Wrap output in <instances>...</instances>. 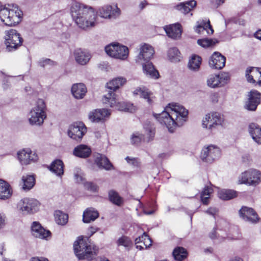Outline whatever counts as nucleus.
<instances>
[{
	"label": "nucleus",
	"instance_id": "f257e3e1",
	"mask_svg": "<svg viewBox=\"0 0 261 261\" xmlns=\"http://www.w3.org/2000/svg\"><path fill=\"white\" fill-rule=\"evenodd\" d=\"M188 111L182 105L175 102L169 103L165 110L158 115L157 119L161 123L173 133L177 127L180 126L187 120Z\"/></svg>",
	"mask_w": 261,
	"mask_h": 261
},
{
	"label": "nucleus",
	"instance_id": "f03ea898",
	"mask_svg": "<svg viewBox=\"0 0 261 261\" xmlns=\"http://www.w3.org/2000/svg\"><path fill=\"white\" fill-rule=\"evenodd\" d=\"M70 15L77 26L85 30L95 26L96 16L94 9L78 3H73L70 9Z\"/></svg>",
	"mask_w": 261,
	"mask_h": 261
},
{
	"label": "nucleus",
	"instance_id": "7ed1b4c3",
	"mask_svg": "<svg viewBox=\"0 0 261 261\" xmlns=\"http://www.w3.org/2000/svg\"><path fill=\"white\" fill-rule=\"evenodd\" d=\"M23 13L19 7L15 4L0 9V19L6 25L13 26L18 24L22 20Z\"/></svg>",
	"mask_w": 261,
	"mask_h": 261
},
{
	"label": "nucleus",
	"instance_id": "20e7f679",
	"mask_svg": "<svg viewBox=\"0 0 261 261\" xmlns=\"http://www.w3.org/2000/svg\"><path fill=\"white\" fill-rule=\"evenodd\" d=\"M47 118L46 106L42 99H37L29 114L28 121L31 125L42 126Z\"/></svg>",
	"mask_w": 261,
	"mask_h": 261
},
{
	"label": "nucleus",
	"instance_id": "39448f33",
	"mask_svg": "<svg viewBox=\"0 0 261 261\" xmlns=\"http://www.w3.org/2000/svg\"><path fill=\"white\" fill-rule=\"evenodd\" d=\"M103 102L110 107L119 111L132 113L136 110V107L132 103L119 101L117 94L112 91L104 96Z\"/></svg>",
	"mask_w": 261,
	"mask_h": 261
},
{
	"label": "nucleus",
	"instance_id": "423d86ee",
	"mask_svg": "<svg viewBox=\"0 0 261 261\" xmlns=\"http://www.w3.org/2000/svg\"><path fill=\"white\" fill-rule=\"evenodd\" d=\"M5 44L9 51L18 48L22 45L23 39L20 34L15 29H10L5 32Z\"/></svg>",
	"mask_w": 261,
	"mask_h": 261
},
{
	"label": "nucleus",
	"instance_id": "0eeeda50",
	"mask_svg": "<svg viewBox=\"0 0 261 261\" xmlns=\"http://www.w3.org/2000/svg\"><path fill=\"white\" fill-rule=\"evenodd\" d=\"M238 181L240 185L256 186L261 182V172L255 169H249L240 174Z\"/></svg>",
	"mask_w": 261,
	"mask_h": 261
},
{
	"label": "nucleus",
	"instance_id": "6e6552de",
	"mask_svg": "<svg viewBox=\"0 0 261 261\" xmlns=\"http://www.w3.org/2000/svg\"><path fill=\"white\" fill-rule=\"evenodd\" d=\"M105 51L109 56L122 60H126L129 54L128 48L118 43H113L106 46Z\"/></svg>",
	"mask_w": 261,
	"mask_h": 261
},
{
	"label": "nucleus",
	"instance_id": "1a4fd4ad",
	"mask_svg": "<svg viewBox=\"0 0 261 261\" xmlns=\"http://www.w3.org/2000/svg\"><path fill=\"white\" fill-rule=\"evenodd\" d=\"M223 123V117L216 112L206 114L202 120V127L211 130L218 126H222Z\"/></svg>",
	"mask_w": 261,
	"mask_h": 261
},
{
	"label": "nucleus",
	"instance_id": "9d476101",
	"mask_svg": "<svg viewBox=\"0 0 261 261\" xmlns=\"http://www.w3.org/2000/svg\"><path fill=\"white\" fill-rule=\"evenodd\" d=\"M39 202L36 199L24 198L18 203L19 211L23 215L33 214L38 211Z\"/></svg>",
	"mask_w": 261,
	"mask_h": 261
},
{
	"label": "nucleus",
	"instance_id": "9b49d317",
	"mask_svg": "<svg viewBox=\"0 0 261 261\" xmlns=\"http://www.w3.org/2000/svg\"><path fill=\"white\" fill-rule=\"evenodd\" d=\"M220 155V148L216 145H210L203 148L200 156L203 161L211 163L218 159Z\"/></svg>",
	"mask_w": 261,
	"mask_h": 261
},
{
	"label": "nucleus",
	"instance_id": "f8f14e48",
	"mask_svg": "<svg viewBox=\"0 0 261 261\" xmlns=\"http://www.w3.org/2000/svg\"><path fill=\"white\" fill-rule=\"evenodd\" d=\"M230 80L228 73L222 72L219 74H212L208 76L206 80L207 86L212 88H216L224 86Z\"/></svg>",
	"mask_w": 261,
	"mask_h": 261
},
{
	"label": "nucleus",
	"instance_id": "ddd939ff",
	"mask_svg": "<svg viewBox=\"0 0 261 261\" xmlns=\"http://www.w3.org/2000/svg\"><path fill=\"white\" fill-rule=\"evenodd\" d=\"M154 54V48L148 44L144 43L140 45L139 53L136 57V62L143 64L149 62L153 58Z\"/></svg>",
	"mask_w": 261,
	"mask_h": 261
},
{
	"label": "nucleus",
	"instance_id": "4468645a",
	"mask_svg": "<svg viewBox=\"0 0 261 261\" xmlns=\"http://www.w3.org/2000/svg\"><path fill=\"white\" fill-rule=\"evenodd\" d=\"M87 132V128L82 122H76L71 124L68 129V135L71 139L81 140Z\"/></svg>",
	"mask_w": 261,
	"mask_h": 261
},
{
	"label": "nucleus",
	"instance_id": "2eb2a0df",
	"mask_svg": "<svg viewBox=\"0 0 261 261\" xmlns=\"http://www.w3.org/2000/svg\"><path fill=\"white\" fill-rule=\"evenodd\" d=\"M98 15L105 19L116 18L121 14V11L116 5H105L99 8L97 11Z\"/></svg>",
	"mask_w": 261,
	"mask_h": 261
},
{
	"label": "nucleus",
	"instance_id": "dca6fc26",
	"mask_svg": "<svg viewBox=\"0 0 261 261\" xmlns=\"http://www.w3.org/2000/svg\"><path fill=\"white\" fill-rule=\"evenodd\" d=\"M17 158L21 165H27L36 162L38 155L30 148H23L17 152Z\"/></svg>",
	"mask_w": 261,
	"mask_h": 261
},
{
	"label": "nucleus",
	"instance_id": "f3484780",
	"mask_svg": "<svg viewBox=\"0 0 261 261\" xmlns=\"http://www.w3.org/2000/svg\"><path fill=\"white\" fill-rule=\"evenodd\" d=\"M145 133L142 136L138 132L134 133L131 137V142L134 144L139 143L142 140L149 141L152 139L154 135V129L152 125H147L144 127Z\"/></svg>",
	"mask_w": 261,
	"mask_h": 261
},
{
	"label": "nucleus",
	"instance_id": "a211bd4d",
	"mask_svg": "<svg viewBox=\"0 0 261 261\" xmlns=\"http://www.w3.org/2000/svg\"><path fill=\"white\" fill-rule=\"evenodd\" d=\"M260 100L261 94L256 90H251L247 94V99L245 101L244 108L248 111H254L260 103Z\"/></svg>",
	"mask_w": 261,
	"mask_h": 261
},
{
	"label": "nucleus",
	"instance_id": "6ab92c4d",
	"mask_svg": "<svg viewBox=\"0 0 261 261\" xmlns=\"http://www.w3.org/2000/svg\"><path fill=\"white\" fill-rule=\"evenodd\" d=\"M225 57L218 52H214L209 60L211 68L215 69H221L225 65Z\"/></svg>",
	"mask_w": 261,
	"mask_h": 261
},
{
	"label": "nucleus",
	"instance_id": "aec40b11",
	"mask_svg": "<svg viewBox=\"0 0 261 261\" xmlns=\"http://www.w3.org/2000/svg\"><path fill=\"white\" fill-rule=\"evenodd\" d=\"M240 215L242 219L247 222L252 223H256L259 218L256 213L250 207L244 206L240 210Z\"/></svg>",
	"mask_w": 261,
	"mask_h": 261
},
{
	"label": "nucleus",
	"instance_id": "412c9836",
	"mask_svg": "<svg viewBox=\"0 0 261 261\" xmlns=\"http://www.w3.org/2000/svg\"><path fill=\"white\" fill-rule=\"evenodd\" d=\"M32 233L35 238L47 240L50 237L51 233L45 229L39 223L34 222L32 225Z\"/></svg>",
	"mask_w": 261,
	"mask_h": 261
},
{
	"label": "nucleus",
	"instance_id": "4be33fe9",
	"mask_svg": "<svg viewBox=\"0 0 261 261\" xmlns=\"http://www.w3.org/2000/svg\"><path fill=\"white\" fill-rule=\"evenodd\" d=\"M110 115V112L105 109H97L89 114V119L93 122H99L104 121Z\"/></svg>",
	"mask_w": 261,
	"mask_h": 261
},
{
	"label": "nucleus",
	"instance_id": "5701e85b",
	"mask_svg": "<svg viewBox=\"0 0 261 261\" xmlns=\"http://www.w3.org/2000/svg\"><path fill=\"white\" fill-rule=\"evenodd\" d=\"M73 56L75 62L81 65H86L90 61L91 56L87 50L77 48L73 52Z\"/></svg>",
	"mask_w": 261,
	"mask_h": 261
},
{
	"label": "nucleus",
	"instance_id": "b1692460",
	"mask_svg": "<svg viewBox=\"0 0 261 261\" xmlns=\"http://www.w3.org/2000/svg\"><path fill=\"white\" fill-rule=\"evenodd\" d=\"M164 29L168 36L171 38L177 39L181 37L182 27L179 23L166 25Z\"/></svg>",
	"mask_w": 261,
	"mask_h": 261
},
{
	"label": "nucleus",
	"instance_id": "393cba45",
	"mask_svg": "<svg viewBox=\"0 0 261 261\" xmlns=\"http://www.w3.org/2000/svg\"><path fill=\"white\" fill-rule=\"evenodd\" d=\"M246 77L250 83L261 84V68L250 67L246 71Z\"/></svg>",
	"mask_w": 261,
	"mask_h": 261
},
{
	"label": "nucleus",
	"instance_id": "a878e982",
	"mask_svg": "<svg viewBox=\"0 0 261 261\" xmlns=\"http://www.w3.org/2000/svg\"><path fill=\"white\" fill-rule=\"evenodd\" d=\"M141 64L142 66L143 72L146 76L154 80L159 78V72L151 62L150 61L143 62Z\"/></svg>",
	"mask_w": 261,
	"mask_h": 261
},
{
	"label": "nucleus",
	"instance_id": "bb28decb",
	"mask_svg": "<svg viewBox=\"0 0 261 261\" xmlns=\"http://www.w3.org/2000/svg\"><path fill=\"white\" fill-rule=\"evenodd\" d=\"M73 96L77 99H83L87 92L86 86L83 83L74 84L71 89Z\"/></svg>",
	"mask_w": 261,
	"mask_h": 261
},
{
	"label": "nucleus",
	"instance_id": "cd10ccee",
	"mask_svg": "<svg viewBox=\"0 0 261 261\" xmlns=\"http://www.w3.org/2000/svg\"><path fill=\"white\" fill-rule=\"evenodd\" d=\"M89 244V242L87 238H84L83 236L78 237L73 244L74 251L76 256H81V255L83 254V253H81V250L87 247Z\"/></svg>",
	"mask_w": 261,
	"mask_h": 261
},
{
	"label": "nucleus",
	"instance_id": "c85d7f7f",
	"mask_svg": "<svg viewBox=\"0 0 261 261\" xmlns=\"http://www.w3.org/2000/svg\"><path fill=\"white\" fill-rule=\"evenodd\" d=\"M126 79L123 77L119 76L113 79L107 83L106 87L108 89L116 91L126 83Z\"/></svg>",
	"mask_w": 261,
	"mask_h": 261
},
{
	"label": "nucleus",
	"instance_id": "c756f323",
	"mask_svg": "<svg viewBox=\"0 0 261 261\" xmlns=\"http://www.w3.org/2000/svg\"><path fill=\"white\" fill-rule=\"evenodd\" d=\"M95 162L99 168L106 170H110L113 169V165L108 159L102 154H97L95 156Z\"/></svg>",
	"mask_w": 261,
	"mask_h": 261
},
{
	"label": "nucleus",
	"instance_id": "7c9ffc66",
	"mask_svg": "<svg viewBox=\"0 0 261 261\" xmlns=\"http://www.w3.org/2000/svg\"><path fill=\"white\" fill-rule=\"evenodd\" d=\"M136 248L141 250L149 247L152 244V241L146 233L135 240Z\"/></svg>",
	"mask_w": 261,
	"mask_h": 261
},
{
	"label": "nucleus",
	"instance_id": "2f4dec72",
	"mask_svg": "<svg viewBox=\"0 0 261 261\" xmlns=\"http://www.w3.org/2000/svg\"><path fill=\"white\" fill-rule=\"evenodd\" d=\"M249 132L253 140L258 144H261V128L255 123L249 125Z\"/></svg>",
	"mask_w": 261,
	"mask_h": 261
},
{
	"label": "nucleus",
	"instance_id": "473e14b6",
	"mask_svg": "<svg viewBox=\"0 0 261 261\" xmlns=\"http://www.w3.org/2000/svg\"><path fill=\"white\" fill-rule=\"evenodd\" d=\"M195 31L203 36L212 35L214 32V30L210 25V21L206 22L203 21L201 22L196 26Z\"/></svg>",
	"mask_w": 261,
	"mask_h": 261
},
{
	"label": "nucleus",
	"instance_id": "72a5a7b5",
	"mask_svg": "<svg viewBox=\"0 0 261 261\" xmlns=\"http://www.w3.org/2000/svg\"><path fill=\"white\" fill-rule=\"evenodd\" d=\"M99 216L98 212L93 208H88L83 213V221L85 223H89L94 221Z\"/></svg>",
	"mask_w": 261,
	"mask_h": 261
},
{
	"label": "nucleus",
	"instance_id": "f704fd0d",
	"mask_svg": "<svg viewBox=\"0 0 261 261\" xmlns=\"http://www.w3.org/2000/svg\"><path fill=\"white\" fill-rule=\"evenodd\" d=\"M91 153V148L87 145L81 144L78 145L73 150V154L76 156L86 158L88 157Z\"/></svg>",
	"mask_w": 261,
	"mask_h": 261
},
{
	"label": "nucleus",
	"instance_id": "c9c22d12",
	"mask_svg": "<svg viewBox=\"0 0 261 261\" xmlns=\"http://www.w3.org/2000/svg\"><path fill=\"white\" fill-rule=\"evenodd\" d=\"M196 5L195 1H191L186 3H181L175 7V9L181 13L187 14Z\"/></svg>",
	"mask_w": 261,
	"mask_h": 261
},
{
	"label": "nucleus",
	"instance_id": "e433bc0d",
	"mask_svg": "<svg viewBox=\"0 0 261 261\" xmlns=\"http://www.w3.org/2000/svg\"><path fill=\"white\" fill-rule=\"evenodd\" d=\"M202 59L197 55H192L190 57L188 62V68L192 71H198L201 64Z\"/></svg>",
	"mask_w": 261,
	"mask_h": 261
},
{
	"label": "nucleus",
	"instance_id": "4c0bfd02",
	"mask_svg": "<svg viewBox=\"0 0 261 261\" xmlns=\"http://www.w3.org/2000/svg\"><path fill=\"white\" fill-rule=\"evenodd\" d=\"M22 188L25 191L31 190L35 184V178L33 175H26L21 178Z\"/></svg>",
	"mask_w": 261,
	"mask_h": 261
},
{
	"label": "nucleus",
	"instance_id": "58836bf2",
	"mask_svg": "<svg viewBox=\"0 0 261 261\" xmlns=\"http://www.w3.org/2000/svg\"><path fill=\"white\" fill-rule=\"evenodd\" d=\"M12 194L9 185L2 179H0V199L9 198Z\"/></svg>",
	"mask_w": 261,
	"mask_h": 261
},
{
	"label": "nucleus",
	"instance_id": "ea45409f",
	"mask_svg": "<svg viewBox=\"0 0 261 261\" xmlns=\"http://www.w3.org/2000/svg\"><path fill=\"white\" fill-rule=\"evenodd\" d=\"M63 166V163L61 160H57L51 164L50 170L57 175L61 176L64 173Z\"/></svg>",
	"mask_w": 261,
	"mask_h": 261
},
{
	"label": "nucleus",
	"instance_id": "a19ab883",
	"mask_svg": "<svg viewBox=\"0 0 261 261\" xmlns=\"http://www.w3.org/2000/svg\"><path fill=\"white\" fill-rule=\"evenodd\" d=\"M96 251L97 249L96 247L91 245L89 243L87 247L85 248V249H82V250H81V253H83V254L81 255V256H76L79 259H86L91 257V255L95 254Z\"/></svg>",
	"mask_w": 261,
	"mask_h": 261
},
{
	"label": "nucleus",
	"instance_id": "79ce46f5",
	"mask_svg": "<svg viewBox=\"0 0 261 261\" xmlns=\"http://www.w3.org/2000/svg\"><path fill=\"white\" fill-rule=\"evenodd\" d=\"M173 255L175 260L181 261L187 258L188 252L183 247H178L174 249Z\"/></svg>",
	"mask_w": 261,
	"mask_h": 261
},
{
	"label": "nucleus",
	"instance_id": "37998d69",
	"mask_svg": "<svg viewBox=\"0 0 261 261\" xmlns=\"http://www.w3.org/2000/svg\"><path fill=\"white\" fill-rule=\"evenodd\" d=\"M237 192L232 190H222L218 192V196L220 198L228 200L237 196Z\"/></svg>",
	"mask_w": 261,
	"mask_h": 261
},
{
	"label": "nucleus",
	"instance_id": "c03bdc74",
	"mask_svg": "<svg viewBox=\"0 0 261 261\" xmlns=\"http://www.w3.org/2000/svg\"><path fill=\"white\" fill-rule=\"evenodd\" d=\"M55 218L58 224L64 225L67 223L68 216L67 214L63 213L61 211H57L55 213Z\"/></svg>",
	"mask_w": 261,
	"mask_h": 261
},
{
	"label": "nucleus",
	"instance_id": "a18cd8bd",
	"mask_svg": "<svg viewBox=\"0 0 261 261\" xmlns=\"http://www.w3.org/2000/svg\"><path fill=\"white\" fill-rule=\"evenodd\" d=\"M168 56L172 62H179L181 58L179 51L175 47L171 48L168 50Z\"/></svg>",
	"mask_w": 261,
	"mask_h": 261
},
{
	"label": "nucleus",
	"instance_id": "49530a36",
	"mask_svg": "<svg viewBox=\"0 0 261 261\" xmlns=\"http://www.w3.org/2000/svg\"><path fill=\"white\" fill-rule=\"evenodd\" d=\"M118 246H123L126 249L129 250L133 246L131 240L127 237L122 236L116 241Z\"/></svg>",
	"mask_w": 261,
	"mask_h": 261
},
{
	"label": "nucleus",
	"instance_id": "de8ad7c7",
	"mask_svg": "<svg viewBox=\"0 0 261 261\" xmlns=\"http://www.w3.org/2000/svg\"><path fill=\"white\" fill-rule=\"evenodd\" d=\"M109 198L110 200L114 204L120 206L122 204L123 200L118 193L114 190H111L109 192Z\"/></svg>",
	"mask_w": 261,
	"mask_h": 261
},
{
	"label": "nucleus",
	"instance_id": "09e8293b",
	"mask_svg": "<svg viewBox=\"0 0 261 261\" xmlns=\"http://www.w3.org/2000/svg\"><path fill=\"white\" fill-rule=\"evenodd\" d=\"M213 190L211 187H207L204 189L201 194V200L204 204H207L208 199Z\"/></svg>",
	"mask_w": 261,
	"mask_h": 261
},
{
	"label": "nucleus",
	"instance_id": "8fccbe9b",
	"mask_svg": "<svg viewBox=\"0 0 261 261\" xmlns=\"http://www.w3.org/2000/svg\"><path fill=\"white\" fill-rule=\"evenodd\" d=\"M217 43L216 40L210 39H202L197 40V43L202 47H208L212 46Z\"/></svg>",
	"mask_w": 261,
	"mask_h": 261
},
{
	"label": "nucleus",
	"instance_id": "3c124183",
	"mask_svg": "<svg viewBox=\"0 0 261 261\" xmlns=\"http://www.w3.org/2000/svg\"><path fill=\"white\" fill-rule=\"evenodd\" d=\"M141 97L146 100L148 103H151L153 101L154 96L153 95V93L145 87Z\"/></svg>",
	"mask_w": 261,
	"mask_h": 261
},
{
	"label": "nucleus",
	"instance_id": "603ef678",
	"mask_svg": "<svg viewBox=\"0 0 261 261\" xmlns=\"http://www.w3.org/2000/svg\"><path fill=\"white\" fill-rule=\"evenodd\" d=\"M74 178L76 181L78 183L83 184L85 182L84 181V177L83 173L81 170L77 169L76 171L74 173Z\"/></svg>",
	"mask_w": 261,
	"mask_h": 261
},
{
	"label": "nucleus",
	"instance_id": "864d4df0",
	"mask_svg": "<svg viewBox=\"0 0 261 261\" xmlns=\"http://www.w3.org/2000/svg\"><path fill=\"white\" fill-rule=\"evenodd\" d=\"M84 185L86 189L91 191H96L98 189V187L96 185L91 182H85L84 183Z\"/></svg>",
	"mask_w": 261,
	"mask_h": 261
},
{
	"label": "nucleus",
	"instance_id": "5fc2aeb1",
	"mask_svg": "<svg viewBox=\"0 0 261 261\" xmlns=\"http://www.w3.org/2000/svg\"><path fill=\"white\" fill-rule=\"evenodd\" d=\"M39 64L41 67H45L47 66H54L56 64L55 62L51 61L50 59H46L40 61Z\"/></svg>",
	"mask_w": 261,
	"mask_h": 261
},
{
	"label": "nucleus",
	"instance_id": "6e6d98bb",
	"mask_svg": "<svg viewBox=\"0 0 261 261\" xmlns=\"http://www.w3.org/2000/svg\"><path fill=\"white\" fill-rule=\"evenodd\" d=\"M144 87H139L136 88L133 91V94L134 96H140L141 97L144 90Z\"/></svg>",
	"mask_w": 261,
	"mask_h": 261
},
{
	"label": "nucleus",
	"instance_id": "4d7b16f0",
	"mask_svg": "<svg viewBox=\"0 0 261 261\" xmlns=\"http://www.w3.org/2000/svg\"><path fill=\"white\" fill-rule=\"evenodd\" d=\"M6 216L3 213H0V229L3 228L6 224Z\"/></svg>",
	"mask_w": 261,
	"mask_h": 261
},
{
	"label": "nucleus",
	"instance_id": "13d9d810",
	"mask_svg": "<svg viewBox=\"0 0 261 261\" xmlns=\"http://www.w3.org/2000/svg\"><path fill=\"white\" fill-rule=\"evenodd\" d=\"M205 212L209 215L215 216L218 213V210L215 207H210Z\"/></svg>",
	"mask_w": 261,
	"mask_h": 261
},
{
	"label": "nucleus",
	"instance_id": "bf43d9fd",
	"mask_svg": "<svg viewBox=\"0 0 261 261\" xmlns=\"http://www.w3.org/2000/svg\"><path fill=\"white\" fill-rule=\"evenodd\" d=\"M125 160L127 163L132 165H135L138 163L137 159L135 158H130L129 157L127 156L125 158Z\"/></svg>",
	"mask_w": 261,
	"mask_h": 261
},
{
	"label": "nucleus",
	"instance_id": "052dcab7",
	"mask_svg": "<svg viewBox=\"0 0 261 261\" xmlns=\"http://www.w3.org/2000/svg\"><path fill=\"white\" fill-rule=\"evenodd\" d=\"M98 230V228L94 227H90L88 229V234L90 236H92L94 233H95Z\"/></svg>",
	"mask_w": 261,
	"mask_h": 261
},
{
	"label": "nucleus",
	"instance_id": "680f3d73",
	"mask_svg": "<svg viewBox=\"0 0 261 261\" xmlns=\"http://www.w3.org/2000/svg\"><path fill=\"white\" fill-rule=\"evenodd\" d=\"M32 261H48V259L43 257H34L32 258Z\"/></svg>",
	"mask_w": 261,
	"mask_h": 261
},
{
	"label": "nucleus",
	"instance_id": "e2e57ef3",
	"mask_svg": "<svg viewBox=\"0 0 261 261\" xmlns=\"http://www.w3.org/2000/svg\"><path fill=\"white\" fill-rule=\"evenodd\" d=\"M212 2L217 7H218L224 3V0H212Z\"/></svg>",
	"mask_w": 261,
	"mask_h": 261
},
{
	"label": "nucleus",
	"instance_id": "0e129e2a",
	"mask_svg": "<svg viewBox=\"0 0 261 261\" xmlns=\"http://www.w3.org/2000/svg\"><path fill=\"white\" fill-rule=\"evenodd\" d=\"M148 5V3L146 1H142L139 4V8L141 10L143 9L146 6Z\"/></svg>",
	"mask_w": 261,
	"mask_h": 261
},
{
	"label": "nucleus",
	"instance_id": "69168bd1",
	"mask_svg": "<svg viewBox=\"0 0 261 261\" xmlns=\"http://www.w3.org/2000/svg\"><path fill=\"white\" fill-rule=\"evenodd\" d=\"M218 94L214 93L211 95V99L214 102H217L218 101Z\"/></svg>",
	"mask_w": 261,
	"mask_h": 261
},
{
	"label": "nucleus",
	"instance_id": "338daca9",
	"mask_svg": "<svg viewBox=\"0 0 261 261\" xmlns=\"http://www.w3.org/2000/svg\"><path fill=\"white\" fill-rule=\"evenodd\" d=\"M254 36L258 39L261 40V30L257 31L254 34Z\"/></svg>",
	"mask_w": 261,
	"mask_h": 261
},
{
	"label": "nucleus",
	"instance_id": "774afa93",
	"mask_svg": "<svg viewBox=\"0 0 261 261\" xmlns=\"http://www.w3.org/2000/svg\"><path fill=\"white\" fill-rule=\"evenodd\" d=\"M144 213L146 215H151L153 214L154 211H144Z\"/></svg>",
	"mask_w": 261,
	"mask_h": 261
}]
</instances>
